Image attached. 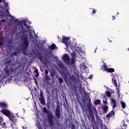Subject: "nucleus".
Wrapping results in <instances>:
<instances>
[{"mask_svg": "<svg viewBox=\"0 0 129 129\" xmlns=\"http://www.w3.org/2000/svg\"><path fill=\"white\" fill-rule=\"evenodd\" d=\"M14 23H17L18 26H21V30L19 31L20 38L22 41L21 43L22 46V51H23V53L24 55H27V51H28V48H29L30 43L29 42V37L28 35L25 34L26 29L30 30V27L27 24V22L25 21L19 20L18 19H15V18L13 19ZM23 24L25 27L24 28L23 26Z\"/></svg>", "mask_w": 129, "mask_h": 129, "instance_id": "1", "label": "nucleus"}, {"mask_svg": "<svg viewBox=\"0 0 129 129\" xmlns=\"http://www.w3.org/2000/svg\"><path fill=\"white\" fill-rule=\"evenodd\" d=\"M43 111L44 113H46L47 114V120L49 125L50 126H53L54 125V115H53V112L48 110L46 107L43 108Z\"/></svg>", "mask_w": 129, "mask_h": 129, "instance_id": "2", "label": "nucleus"}, {"mask_svg": "<svg viewBox=\"0 0 129 129\" xmlns=\"http://www.w3.org/2000/svg\"><path fill=\"white\" fill-rule=\"evenodd\" d=\"M55 114L57 119L61 118V111L60 110V106H59L58 103H57L56 108H55Z\"/></svg>", "mask_w": 129, "mask_h": 129, "instance_id": "3", "label": "nucleus"}, {"mask_svg": "<svg viewBox=\"0 0 129 129\" xmlns=\"http://www.w3.org/2000/svg\"><path fill=\"white\" fill-rule=\"evenodd\" d=\"M95 109V116L96 117V119L97 120V122L100 125H102V120H101V119L100 118V117H99V114H98V112L97 111V110H96V108H94Z\"/></svg>", "mask_w": 129, "mask_h": 129, "instance_id": "4", "label": "nucleus"}, {"mask_svg": "<svg viewBox=\"0 0 129 129\" xmlns=\"http://www.w3.org/2000/svg\"><path fill=\"white\" fill-rule=\"evenodd\" d=\"M103 71H106V72H108V73H113L114 72V69L113 68H109L107 67V66L105 64V63L103 64Z\"/></svg>", "mask_w": 129, "mask_h": 129, "instance_id": "5", "label": "nucleus"}, {"mask_svg": "<svg viewBox=\"0 0 129 129\" xmlns=\"http://www.w3.org/2000/svg\"><path fill=\"white\" fill-rule=\"evenodd\" d=\"M0 111L1 113H3V114L6 115V116H7V117H10V116L12 114L11 111L7 109H2Z\"/></svg>", "mask_w": 129, "mask_h": 129, "instance_id": "6", "label": "nucleus"}, {"mask_svg": "<svg viewBox=\"0 0 129 129\" xmlns=\"http://www.w3.org/2000/svg\"><path fill=\"white\" fill-rule=\"evenodd\" d=\"M40 98L39 101L42 105H46V102L45 101V97L43 95V92L42 91H40Z\"/></svg>", "mask_w": 129, "mask_h": 129, "instance_id": "7", "label": "nucleus"}, {"mask_svg": "<svg viewBox=\"0 0 129 129\" xmlns=\"http://www.w3.org/2000/svg\"><path fill=\"white\" fill-rule=\"evenodd\" d=\"M62 75L64 79H67L69 75V72L67 68H64L62 70Z\"/></svg>", "mask_w": 129, "mask_h": 129, "instance_id": "8", "label": "nucleus"}, {"mask_svg": "<svg viewBox=\"0 0 129 129\" xmlns=\"http://www.w3.org/2000/svg\"><path fill=\"white\" fill-rule=\"evenodd\" d=\"M62 61L67 64H69L70 61V57L68 54H64L62 56Z\"/></svg>", "mask_w": 129, "mask_h": 129, "instance_id": "9", "label": "nucleus"}, {"mask_svg": "<svg viewBox=\"0 0 129 129\" xmlns=\"http://www.w3.org/2000/svg\"><path fill=\"white\" fill-rule=\"evenodd\" d=\"M112 83H113L114 86L116 87V89L117 90V93L119 96V87H117V83L116 82V80L114 78L112 79Z\"/></svg>", "mask_w": 129, "mask_h": 129, "instance_id": "10", "label": "nucleus"}, {"mask_svg": "<svg viewBox=\"0 0 129 129\" xmlns=\"http://www.w3.org/2000/svg\"><path fill=\"white\" fill-rule=\"evenodd\" d=\"M11 122H12V123L15 124V122H17V117H16L14 115H10V116L9 117H8Z\"/></svg>", "mask_w": 129, "mask_h": 129, "instance_id": "11", "label": "nucleus"}, {"mask_svg": "<svg viewBox=\"0 0 129 129\" xmlns=\"http://www.w3.org/2000/svg\"><path fill=\"white\" fill-rule=\"evenodd\" d=\"M5 72V74H4V76L3 77V79L8 78V77L11 75V74L10 73V70H9L8 69L6 68L4 70V73Z\"/></svg>", "mask_w": 129, "mask_h": 129, "instance_id": "12", "label": "nucleus"}, {"mask_svg": "<svg viewBox=\"0 0 129 129\" xmlns=\"http://www.w3.org/2000/svg\"><path fill=\"white\" fill-rule=\"evenodd\" d=\"M91 106H92V104H91V99L90 98V97L89 96V98L88 99L87 107L89 111H91Z\"/></svg>", "mask_w": 129, "mask_h": 129, "instance_id": "13", "label": "nucleus"}, {"mask_svg": "<svg viewBox=\"0 0 129 129\" xmlns=\"http://www.w3.org/2000/svg\"><path fill=\"white\" fill-rule=\"evenodd\" d=\"M70 39V38H69V37H64V36H63L62 38V43H63V44H65L66 45H68V43H69Z\"/></svg>", "mask_w": 129, "mask_h": 129, "instance_id": "14", "label": "nucleus"}, {"mask_svg": "<svg viewBox=\"0 0 129 129\" xmlns=\"http://www.w3.org/2000/svg\"><path fill=\"white\" fill-rule=\"evenodd\" d=\"M113 115H114V111L112 110L110 113H108L106 116V118H110L111 117H112V116H113Z\"/></svg>", "mask_w": 129, "mask_h": 129, "instance_id": "15", "label": "nucleus"}, {"mask_svg": "<svg viewBox=\"0 0 129 129\" xmlns=\"http://www.w3.org/2000/svg\"><path fill=\"white\" fill-rule=\"evenodd\" d=\"M0 107L2 108V109H6L8 108V104L4 102H0Z\"/></svg>", "mask_w": 129, "mask_h": 129, "instance_id": "16", "label": "nucleus"}, {"mask_svg": "<svg viewBox=\"0 0 129 129\" xmlns=\"http://www.w3.org/2000/svg\"><path fill=\"white\" fill-rule=\"evenodd\" d=\"M111 101L112 104H113L112 109H114V108H115V107H116V101L114 99L112 98H111Z\"/></svg>", "mask_w": 129, "mask_h": 129, "instance_id": "17", "label": "nucleus"}, {"mask_svg": "<svg viewBox=\"0 0 129 129\" xmlns=\"http://www.w3.org/2000/svg\"><path fill=\"white\" fill-rule=\"evenodd\" d=\"M0 125L3 127H6V122H4V118L0 116Z\"/></svg>", "mask_w": 129, "mask_h": 129, "instance_id": "18", "label": "nucleus"}, {"mask_svg": "<svg viewBox=\"0 0 129 129\" xmlns=\"http://www.w3.org/2000/svg\"><path fill=\"white\" fill-rule=\"evenodd\" d=\"M103 103L104 105H107V104H108V102H107V98L105 96L103 97Z\"/></svg>", "mask_w": 129, "mask_h": 129, "instance_id": "19", "label": "nucleus"}, {"mask_svg": "<svg viewBox=\"0 0 129 129\" xmlns=\"http://www.w3.org/2000/svg\"><path fill=\"white\" fill-rule=\"evenodd\" d=\"M103 110L104 113H107L108 111V106L104 105L103 107Z\"/></svg>", "mask_w": 129, "mask_h": 129, "instance_id": "20", "label": "nucleus"}, {"mask_svg": "<svg viewBox=\"0 0 129 129\" xmlns=\"http://www.w3.org/2000/svg\"><path fill=\"white\" fill-rule=\"evenodd\" d=\"M91 120L92 122H95V118L94 117V114L93 113H91Z\"/></svg>", "mask_w": 129, "mask_h": 129, "instance_id": "21", "label": "nucleus"}, {"mask_svg": "<svg viewBox=\"0 0 129 129\" xmlns=\"http://www.w3.org/2000/svg\"><path fill=\"white\" fill-rule=\"evenodd\" d=\"M6 13L4 12L3 10H0V17L1 18H6Z\"/></svg>", "mask_w": 129, "mask_h": 129, "instance_id": "22", "label": "nucleus"}, {"mask_svg": "<svg viewBox=\"0 0 129 129\" xmlns=\"http://www.w3.org/2000/svg\"><path fill=\"white\" fill-rule=\"evenodd\" d=\"M37 59L40 61V62H42L43 61V56L41 53H39L37 56Z\"/></svg>", "mask_w": 129, "mask_h": 129, "instance_id": "23", "label": "nucleus"}, {"mask_svg": "<svg viewBox=\"0 0 129 129\" xmlns=\"http://www.w3.org/2000/svg\"><path fill=\"white\" fill-rule=\"evenodd\" d=\"M80 67L81 69H82L83 70H86L87 69V66L85 64H82L80 66Z\"/></svg>", "mask_w": 129, "mask_h": 129, "instance_id": "24", "label": "nucleus"}, {"mask_svg": "<svg viewBox=\"0 0 129 129\" xmlns=\"http://www.w3.org/2000/svg\"><path fill=\"white\" fill-rule=\"evenodd\" d=\"M100 102H101V101L99 99H97L95 101L94 104L95 105H99L100 104Z\"/></svg>", "mask_w": 129, "mask_h": 129, "instance_id": "25", "label": "nucleus"}, {"mask_svg": "<svg viewBox=\"0 0 129 129\" xmlns=\"http://www.w3.org/2000/svg\"><path fill=\"white\" fill-rule=\"evenodd\" d=\"M46 107L48 108V109H50V107H51V101L48 100L46 104Z\"/></svg>", "mask_w": 129, "mask_h": 129, "instance_id": "26", "label": "nucleus"}, {"mask_svg": "<svg viewBox=\"0 0 129 129\" xmlns=\"http://www.w3.org/2000/svg\"><path fill=\"white\" fill-rule=\"evenodd\" d=\"M51 50H55L56 48V45L54 43H52L50 46Z\"/></svg>", "mask_w": 129, "mask_h": 129, "instance_id": "27", "label": "nucleus"}, {"mask_svg": "<svg viewBox=\"0 0 129 129\" xmlns=\"http://www.w3.org/2000/svg\"><path fill=\"white\" fill-rule=\"evenodd\" d=\"M44 78L45 80H46L47 81H50V80H51V78L48 76V75H45Z\"/></svg>", "mask_w": 129, "mask_h": 129, "instance_id": "28", "label": "nucleus"}, {"mask_svg": "<svg viewBox=\"0 0 129 129\" xmlns=\"http://www.w3.org/2000/svg\"><path fill=\"white\" fill-rule=\"evenodd\" d=\"M106 95L107 96V97H110V96H111V93H110V91H107L106 92Z\"/></svg>", "mask_w": 129, "mask_h": 129, "instance_id": "29", "label": "nucleus"}, {"mask_svg": "<svg viewBox=\"0 0 129 129\" xmlns=\"http://www.w3.org/2000/svg\"><path fill=\"white\" fill-rule=\"evenodd\" d=\"M121 106L122 108H125V103H124V102L121 101Z\"/></svg>", "mask_w": 129, "mask_h": 129, "instance_id": "30", "label": "nucleus"}, {"mask_svg": "<svg viewBox=\"0 0 129 129\" xmlns=\"http://www.w3.org/2000/svg\"><path fill=\"white\" fill-rule=\"evenodd\" d=\"M58 82H59L60 84H61V83H63V79H62L61 78L58 77Z\"/></svg>", "mask_w": 129, "mask_h": 129, "instance_id": "31", "label": "nucleus"}, {"mask_svg": "<svg viewBox=\"0 0 129 129\" xmlns=\"http://www.w3.org/2000/svg\"><path fill=\"white\" fill-rule=\"evenodd\" d=\"M74 64H75V60L74 59L72 58L71 61V65H74Z\"/></svg>", "mask_w": 129, "mask_h": 129, "instance_id": "32", "label": "nucleus"}, {"mask_svg": "<svg viewBox=\"0 0 129 129\" xmlns=\"http://www.w3.org/2000/svg\"><path fill=\"white\" fill-rule=\"evenodd\" d=\"M44 71H45V73H44L45 75H48V74H49V71H48V70L47 69H44Z\"/></svg>", "mask_w": 129, "mask_h": 129, "instance_id": "33", "label": "nucleus"}, {"mask_svg": "<svg viewBox=\"0 0 129 129\" xmlns=\"http://www.w3.org/2000/svg\"><path fill=\"white\" fill-rule=\"evenodd\" d=\"M3 3L5 5V8H8V7L9 6V3L8 2L6 3L5 2H4Z\"/></svg>", "mask_w": 129, "mask_h": 129, "instance_id": "34", "label": "nucleus"}, {"mask_svg": "<svg viewBox=\"0 0 129 129\" xmlns=\"http://www.w3.org/2000/svg\"><path fill=\"white\" fill-rule=\"evenodd\" d=\"M50 75L52 78V79H54V76H55V73H50Z\"/></svg>", "mask_w": 129, "mask_h": 129, "instance_id": "35", "label": "nucleus"}, {"mask_svg": "<svg viewBox=\"0 0 129 129\" xmlns=\"http://www.w3.org/2000/svg\"><path fill=\"white\" fill-rule=\"evenodd\" d=\"M59 67L60 68H64V64L62 63H59Z\"/></svg>", "mask_w": 129, "mask_h": 129, "instance_id": "36", "label": "nucleus"}, {"mask_svg": "<svg viewBox=\"0 0 129 129\" xmlns=\"http://www.w3.org/2000/svg\"><path fill=\"white\" fill-rule=\"evenodd\" d=\"M76 127H75V124H72V126H71V129H75Z\"/></svg>", "mask_w": 129, "mask_h": 129, "instance_id": "37", "label": "nucleus"}, {"mask_svg": "<svg viewBox=\"0 0 129 129\" xmlns=\"http://www.w3.org/2000/svg\"><path fill=\"white\" fill-rule=\"evenodd\" d=\"M88 78H89V79H92V78H93V76L92 75H91L89 76Z\"/></svg>", "mask_w": 129, "mask_h": 129, "instance_id": "38", "label": "nucleus"}, {"mask_svg": "<svg viewBox=\"0 0 129 129\" xmlns=\"http://www.w3.org/2000/svg\"><path fill=\"white\" fill-rule=\"evenodd\" d=\"M39 75H40L39 73H36L35 76V77H39Z\"/></svg>", "mask_w": 129, "mask_h": 129, "instance_id": "39", "label": "nucleus"}, {"mask_svg": "<svg viewBox=\"0 0 129 129\" xmlns=\"http://www.w3.org/2000/svg\"><path fill=\"white\" fill-rule=\"evenodd\" d=\"M96 10H95V9H93L92 14H96Z\"/></svg>", "mask_w": 129, "mask_h": 129, "instance_id": "40", "label": "nucleus"}, {"mask_svg": "<svg viewBox=\"0 0 129 129\" xmlns=\"http://www.w3.org/2000/svg\"><path fill=\"white\" fill-rule=\"evenodd\" d=\"M38 69H35L34 70V73H38Z\"/></svg>", "mask_w": 129, "mask_h": 129, "instance_id": "41", "label": "nucleus"}, {"mask_svg": "<svg viewBox=\"0 0 129 129\" xmlns=\"http://www.w3.org/2000/svg\"><path fill=\"white\" fill-rule=\"evenodd\" d=\"M72 57L73 58H75V57H76V55H75V53L73 54Z\"/></svg>", "mask_w": 129, "mask_h": 129, "instance_id": "42", "label": "nucleus"}, {"mask_svg": "<svg viewBox=\"0 0 129 129\" xmlns=\"http://www.w3.org/2000/svg\"><path fill=\"white\" fill-rule=\"evenodd\" d=\"M14 55H15V56H17V54H19V53L17 52H15L14 53Z\"/></svg>", "mask_w": 129, "mask_h": 129, "instance_id": "43", "label": "nucleus"}, {"mask_svg": "<svg viewBox=\"0 0 129 129\" xmlns=\"http://www.w3.org/2000/svg\"><path fill=\"white\" fill-rule=\"evenodd\" d=\"M6 0H0V4H2V2H5Z\"/></svg>", "mask_w": 129, "mask_h": 129, "instance_id": "44", "label": "nucleus"}, {"mask_svg": "<svg viewBox=\"0 0 129 129\" xmlns=\"http://www.w3.org/2000/svg\"><path fill=\"white\" fill-rule=\"evenodd\" d=\"M1 22H2L3 23H5V20H4V19H2L1 20Z\"/></svg>", "mask_w": 129, "mask_h": 129, "instance_id": "45", "label": "nucleus"}, {"mask_svg": "<svg viewBox=\"0 0 129 129\" xmlns=\"http://www.w3.org/2000/svg\"><path fill=\"white\" fill-rule=\"evenodd\" d=\"M35 82L36 84H38V82H37L36 79H35Z\"/></svg>", "mask_w": 129, "mask_h": 129, "instance_id": "46", "label": "nucleus"}, {"mask_svg": "<svg viewBox=\"0 0 129 129\" xmlns=\"http://www.w3.org/2000/svg\"><path fill=\"white\" fill-rule=\"evenodd\" d=\"M3 44L2 42H0V47H2V46H3Z\"/></svg>", "mask_w": 129, "mask_h": 129, "instance_id": "47", "label": "nucleus"}, {"mask_svg": "<svg viewBox=\"0 0 129 129\" xmlns=\"http://www.w3.org/2000/svg\"><path fill=\"white\" fill-rule=\"evenodd\" d=\"M112 20H115V16H112Z\"/></svg>", "mask_w": 129, "mask_h": 129, "instance_id": "48", "label": "nucleus"}, {"mask_svg": "<svg viewBox=\"0 0 129 129\" xmlns=\"http://www.w3.org/2000/svg\"><path fill=\"white\" fill-rule=\"evenodd\" d=\"M7 14H10V12H9V10H7Z\"/></svg>", "mask_w": 129, "mask_h": 129, "instance_id": "49", "label": "nucleus"}, {"mask_svg": "<svg viewBox=\"0 0 129 129\" xmlns=\"http://www.w3.org/2000/svg\"><path fill=\"white\" fill-rule=\"evenodd\" d=\"M29 36H32V32H29Z\"/></svg>", "mask_w": 129, "mask_h": 129, "instance_id": "50", "label": "nucleus"}, {"mask_svg": "<svg viewBox=\"0 0 129 129\" xmlns=\"http://www.w3.org/2000/svg\"><path fill=\"white\" fill-rule=\"evenodd\" d=\"M117 15H119V13L118 12H117Z\"/></svg>", "mask_w": 129, "mask_h": 129, "instance_id": "51", "label": "nucleus"}, {"mask_svg": "<svg viewBox=\"0 0 129 129\" xmlns=\"http://www.w3.org/2000/svg\"><path fill=\"white\" fill-rule=\"evenodd\" d=\"M16 114L17 116H18V113H17V114Z\"/></svg>", "mask_w": 129, "mask_h": 129, "instance_id": "52", "label": "nucleus"}, {"mask_svg": "<svg viewBox=\"0 0 129 129\" xmlns=\"http://www.w3.org/2000/svg\"><path fill=\"white\" fill-rule=\"evenodd\" d=\"M93 127H94V125H93Z\"/></svg>", "mask_w": 129, "mask_h": 129, "instance_id": "53", "label": "nucleus"}, {"mask_svg": "<svg viewBox=\"0 0 129 129\" xmlns=\"http://www.w3.org/2000/svg\"><path fill=\"white\" fill-rule=\"evenodd\" d=\"M39 129H42L41 128H39Z\"/></svg>", "mask_w": 129, "mask_h": 129, "instance_id": "54", "label": "nucleus"}, {"mask_svg": "<svg viewBox=\"0 0 129 129\" xmlns=\"http://www.w3.org/2000/svg\"><path fill=\"white\" fill-rule=\"evenodd\" d=\"M128 50H129V48H128Z\"/></svg>", "mask_w": 129, "mask_h": 129, "instance_id": "55", "label": "nucleus"}]
</instances>
